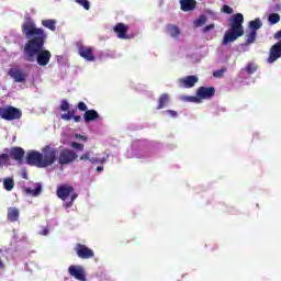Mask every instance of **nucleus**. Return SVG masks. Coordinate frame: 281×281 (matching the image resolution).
Masks as SVG:
<instances>
[{
    "label": "nucleus",
    "instance_id": "obj_35",
    "mask_svg": "<svg viewBox=\"0 0 281 281\" xmlns=\"http://www.w3.org/2000/svg\"><path fill=\"white\" fill-rule=\"evenodd\" d=\"M71 148H75V150L82 151V150H85V145H82L81 143L72 142Z\"/></svg>",
    "mask_w": 281,
    "mask_h": 281
},
{
    "label": "nucleus",
    "instance_id": "obj_33",
    "mask_svg": "<svg viewBox=\"0 0 281 281\" xmlns=\"http://www.w3.org/2000/svg\"><path fill=\"white\" fill-rule=\"evenodd\" d=\"M75 1H76V3L81 5V8L86 9V10H91V3L89 2V0H75Z\"/></svg>",
    "mask_w": 281,
    "mask_h": 281
},
{
    "label": "nucleus",
    "instance_id": "obj_36",
    "mask_svg": "<svg viewBox=\"0 0 281 281\" xmlns=\"http://www.w3.org/2000/svg\"><path fill=\"white\" fill-rule=\"evenodd\" d=\"M60 111H69V102L67 100L61 101Z\"/></svg>",
    "mask_w": 281,
    "mask_h": 281
},
{
    "label": "nucleus",
    "instance_id": "obj_7",
    "mask_svg": "<svg viewBox=\"0 0 281 281\" xmlns=\"http://www.w3.org/2000/svg\"><path fill=\"white\" fill-rule=\"evenodd\" d=\"M27 166H36L43 168V154L41 151L32 150L26 154Z\"/></svg>",
    "mask_w": 281,
    "mask_h": 281
},
{
    "label": "nucleus",
    "instance_id": "obj_2",
    "mask_svg": "<svg viewBox=\"0 0 281 281\" xmlns=\"http://www.w3.org/2000/svg\"><path fill=\"white\" fill-rule=\"evenodd\" d=\"M231 27L225 32L222 45H227L229 43H234V41H238L240 36H245V27L243 24L245 23V16L243 13H236L229 19Z\"/></svg>",
    "mask_w": 281,
    "mask_h": 281
},
{
    "label": "nucleus",
    "instance_id": "obj_6",
    "mask_svg": "<svg viewBox=\"0 0 281 281\" xmlns=\"http://www.w3.org/2000/svg\"><path fill=\"white\" fill-rule=\"evenodd\" d=\"M78 159V154L71 149H63L58 156L59 166H69Z\"/></svg>",
    "mask_w": 281,
    "mask_h": 281
},
{
    "label": "nucleus",
    "instance_id": "obj_44",
    "mask_svg": "<svg viewBox=\"0 0 281 281\" xmlns=\"http://www.w3.org/2000/svg\"><path fill=\"white\" fill-rule=\"evenodd\" d=\"M77 247H85V245H82V244H77Z\"/></svg>",
    "mask_w": 281,
    "mask_h": 281
},
{
    "label": "nucleus",
    "instance_id": "obj_16",
    "mask_svg": "<svg viewBox=\"0 0 281 281\" xmlns=\"http://www.w3.org/2000/svg\"><path fill=\"white\" fill-rule=\"evenodd\" d=\"M180 10L182 12H194L196 10V0H180Z\"/></svg>",
    "mask_w": 281,
    "mask_h": 281
},
{
    "label": "nucleus",
    "instance_id": "obj_8",
    "mask_svg": "<svg viewBox=\"0 0 281 281\" xmlns=\"http://www.w3.org/2000/svg\"><path fill=\"white\" fill-rule=\"evenodd\" d=\"M7 153L9 157V164L10 159H13L19 164H23V158L25 157V149H23V147H11L10 149H7Z\"/></svg>",
    "mask_w": 281,
    "mask_h": 281
},
{
    "label": "nucleus",
    "instance_id": "obj_45",
    "mask_svg": "<svg viewBox=\"0 0 281 281\" xmlns=\"http://www.w3.org/2000/svg\"><path fill=\"white\" fill-rule=\"evenodd\" d=\"M277 10H280V4H277Z\"/></svg>",
    "mask_w": 281,
    "mask_h": 281
},
{
    "label": "nucleus",
    "instance_id": "obj_38",
    "mask_svg": "<svg viewBox=\"0 0 281 281\" xmlns=\"http://www.w3.org/2000/svg\"><path fill=\"white\" fill-rule=\"evenodd\" d=\"M223 74H225V69H220L217 71L213 72L214 78H221L223 77Z\"/></svg>",
    "mask_w": 281,
    "mask_h": 281
},
{
    "label": "nucleus",
    "instance_id": "obj_25",
    "mask_svg": "<svg viewBox=\"0 0 281 281\" xmlns=\"http://www.w3.org/2000/svg\"><path fill=\"white\" fill-rule=\"evenodd\" d=\"M248 27L250 32H258V30L262 27V20H260V18H256L255 20L249 22Z\"/></svg>",
    "mask_w": 281,
    "mask_h": 281
},
{
    "label": "nucleus",
    "instance_id": "obj_19",
    "mask_svg": "<svg viewBox=\"0 0 281 281\" xmlns=\"http://www.w3.org/2000/svg\"><path fill=\"white\" fill-rule=\"evenodd\" d=\"M24 192L27 196H38L41 192H43V186L41 183H35L34 189L24 188Z\"/></svg>",
    "mask_w": 281,
    "mask_h": 281
},
{
    "label": "nucleus",
    "instance_id": "obj_34",
    "mask_svg": "<svg viewBox=\"0 0 281 281\" xmlns=\"http://www.w3.org/2000/svg\"><path fill=\"white\" fill-rule=\"evenodd\" d=\"M222 12H224V14H234V9L227 4H224L222 7Z\"/></svg>",
    "mask_w": 281,
    "mask_h": 281
},
{
    "label": "nucleus",
    "instance_id": "obj_22",
    "mask_svg": "<svg viewBox=\"0 0 281 281\" xmlns=\"http://www.w3.org/2000/svg\"><path fill=\"white\" fill-rule=\"evenodd\" d=\"M100 119V114L95 110H88L83 114V120L86 123L95 122V120Z\"/></svg>",
    "mask_w": 281,
    "mask_h": 281
},
{
    "label": "nucleus",
    "instance_id": "obj_11",
    "mask_svg": "<svg viewBox=\"0 0 281 281\" xmlns=\"http://www.w3.org/2000/svg\"><path fill=\"white\" fill-rule=\"evenodd\" d=\"M216 93V89L214 87H200L198 89L196 95L201 100H210V98H214Z\"/></svg>",
    "mask_w": 281,
    "mask_h": 281
},
{
    "label": "nucleus",
    "instance_id": "obj_39",
    "mask_svg": "<svg viewBox=\"0 0 281 281\" xmlns=\"http://www.w3.org/2000/svg\"><path fill=\"white\" fill-rule=\"evenodd\" d=\"M166 113H167V115H170L171 117H177V115H178L177 111H173V110H167Z\"/></svg>",
    "mask_w": 281,
    "mask_h": 281
},
{
    "label": "nucleus",
    "instance_id": "obj_27",
    "mask_svg": "<svg viewBox=\"0 0 281 281\" xmlns=\"http://www.w3.org/2000/svg\"><path fill=\"white\" fill-rule=\"evenodd\" d=\"M3 188H4V190H7V192H12V190H14V179L4 178Z\"/></svg>",
    "mask_w": 281,
    "mask_h": 281
},
{
    "label": "nucleus",
    "instance_id": "obj_30",
    "mask_svg": "<svg viewBox=\"0 0 281 281\" xmlns=\"http://www.w3.org/2000/svg\"><path fill=\"white\" fill-rule=\"evenodd\" d=\"M246 72L249 74V76H251L252 74L257 72L258 71V65L254 64V63H248L246 65V68H245Z\"/></svg>",
    "mask_w": 281,
    "mask_h": 281
},
{
    "label": "nucleus",
    "instance_id": "obj_3",
    "mask_svg": "<svg viewBox=\"0 0 281 281\" xmlns=\"http://www.w3.org/2000/svg\"><path fill=\"white\" fill-rule=\"evenodd\" d=\"M74 192H75L74 187L69 184H61L57 188L58 199H61V201H67V199H69L70 196V201L64 204L66 210H69V207L74 205V201L78 199V193H74Z\"/></svg>",
    "mask_w": 281,
    "mask_h": 281
},
{
    "label": "nucleus",
    "instance_id": "obj_4",
    "mask_svg": "<svg viewBox=\"0 0 281 281\" xmlns=\"http://www.w3.org/2000/svg\"><path fill=\"white\" fill-rule=\"evenodd\" d=\"M58 155V149L47 145L42 149V168L54 166Z\"/></svg>",
    "mask_w": 281,
    "mask_h": 281
},
{
    "label": "nucleus",
    "instance_id": "obj_5",
    "mask_svg": "<svg viewBox=\"0 0 281 281\" xmlns=\"http://www.w3.org/2000/svg\"><path fill=\"white\" fill-rule=\"evenodd\" d=\"M23 112L19 108L9 105L7 108H0V117L7 122H13V120H21Z\"/></svg>",
    "mask_w": 281,
    "mask_h": 281
},
{
    "label": "nucleus",
    "instance_id": "obj_31",
    "mask_svg": "<svg viewBox=\"0 0 281 281\" xmlns=\"http://www.w3.org/2000/svg\"><path fill=\"white\" fill-rule=\"evenodd\" d=\"M3 166H10V156L8 154H0V168Z\"/></svg>",
    "mask_w": 281,
    "mask_h": 281
},
{
    "label": "nucleus",
    "instance_id": "obj_42",
    "mask_svg": "<svg viewBox=\"0 0 281 281\" xmlns=\"http://www.w3.org/2000/svg\"><path fill=\"white\" fill-rule=\"evenodd\" d=\"M77 139H82L83 142H87V136H82V134H76Z\"/></svg>",
    "mask_w": 281,
    "mask_h": 281
},
{
    "label": "nucleus",
    "instance_id": "obj_24",
    "mask_svg": "<svg viewBox=\"0 0 281 281\" xmlns=\"http://www.w3.org/2000/svg\"><path fill=\"white\" fill-rule=\"evenodd\" d=\"M74 119L75 122H80L82 117L80 115H76V110H69L66 114H61V120L69 122V120Z\"/></svg>",
    "mask_w": 281,
    "mask_h": 281
},
{
    "label": "nucleus",
    "instance_id": "obj_15",
    "mask_svg": "<svg viewBox=\"0 0 281 281\" xmlns=\"http://www.w3.org/2000/svg\"><path fill=\"white\" fill-rule=\"evenodd\" d=\"M196 82H199V77L196 76H188L179 79L180 87H183L184 89H192Z\"/></svg>",
    "mask_w": 281,
    "mask_h": 281
},
{
    "label": "nucleus",
    "instance_id": "obj_1",
    "mask_svg": "<svg viewBox=\"0 0 281 281\" xmlns=\"http://www.w3.org/2000/svg\"><path fill=\"white\" fill-rule=\"evenodd\" d=\"M22 33L29 38L23 49L24 60L26 63L36 60L40 67H47L49 60H52V52L44 49L47 41L45 30L36 27L32 19L25 18V22L22 24Z\"/></svg>",
    "mask_w": 281,
    "mask_h": 281
},
{
    "label": "nucleus",
    "instance_id": "obj_13",
    "mask_svg": "<svg viewBox=\"0 0 281 281\" xmlns=\"http://www.w3.org/2000/svg\"><path fill=\"white\" fill-rule=\"evenodd\" d=\"M278 58H281V41L277 42L271 46L268 63H276Z\"/></svg>",
    "mask_w": 281,
    "mask_h": 281
},
{
    "label": "nucleus",
    "instance_id": "obj_43",
    "mask_svg": "<svg viewBox=\"0 0 281 281\" xmlns=\"http://www.w3.org/2000/svg\"><path fill=\"white\" fill-rule=\"evenodd\" d=\"M102 170H104V167L102 166L97 167V172H102Z\"/></svg>",
    "mask_w": 281,
    "mask_h": 281
},
{
    "label": "nucleus",
    "instance_id": "obj_10",
    "mask_svg": "<svg viewBox=\"0 0 281 281\" xmlns=\"http://www.w3.org/2000/svg\"><path fill=\"white\" fill-rule=\"evenodd\" d=\"M128 25L124 23H116L113 27L114 34H116L117 38L126 41L128 38Z\"/></svg>",
    "mask_w": 281,
    "mask_h": 281
},
{
    "label": "nucleus",
    "instance_id": "obj_12",
    "mask_svg": "<svg viewBox=\"0 0 281 281\" xmlns=\"http://www.w3.org/2000/svg\"><path fill=\"white\" fill-rule=\"evenodd\" d=\"M69 276H72L76 280L87 281V277L85 276V269L80 266H70L68 268Z\"/></svg>",
    "mask_w": 281,
    "mask_h": 281
},
{
    "label": "nucleus",
    "instance_id": "obj_28",
    "mask_svg": "<svg viewBox=\"0 0 281 281\" xmlns=\"http://www.w3.org/2000/svg\"><path fill=\"white\" fill-rule=\"evenodd\" d=\"M256 36H258V33L256 31H250L246 35V45H251L252 43H256Z\"/></svg>",
    "mask_w": 281,
    "mask_h": 281
},
{
    "label": "nucleus",
    "instance_id": "obj_32",
    "mask_svg": "<svg viewBox=\"0 0 281 281\" xmlns=\"http://www.w3.org/2000/svg\"><path fill=\"white\" fill-rule=\"evenodd\" d=\"M207 22V18L205 15H201L198 20L194 21L195 27H202Z\"/></svg>",
    "mask_w": 281,
    "mask_h": 281
},
{
    "label": "nucleus",
    "instance_id": "obj_23",
    "mask_svg": "<svg viewBox=\"0 0 281 281\" xmlns=\"http://www.w3.org/2000/svg\"><path fill=\"white\" fill-rule=\"evenodd\" d=\"M167 32L171 38H179V35L181 34V30L179 29V26L173 24L167 25Z\"/></svg>",
    "mask_w": 281,
    "mask_h": 281
},
{
    "label": "nucleus",
    "instance_id": "obj_20",
    "mask_svg": "<svg viewBox=\"0 0 281 281\" xmlns=\"http://www.w3.org/2000/svg\"><path fill=\"white\" fill-rule=\"evenodd\" d=\"M20 211L16 207H9L7 212V220L9 223H16L19 221Z\"/></svg>",
    "mask_w": 281,
    "mask_h": 281
},
{
    "label": "nucleus",
    "instance_id": "obj_37",
    "mask_svg": "<svg viewBox=\"0 0 281 281\" xmlns=\"http://www.w3.org/2000/svg\"><path fill=\"white\" fill-rule=\"evenodd\" d=\"M77 109H79V111H88L87 109V103L86 102H82L80 101L77 105Z\"/></svg>",
    "mask_w": 281,
    "mask_h": 281
},
{
    "label": "nucleus",
    "instance_id": "obj_26",
    "mask_svg": "<svg viewBox=\"0 0 281 281\" xmlns=\"http://www.w3.org/2000/svg\"><path fill=\"white\" fill-rule=\"evenodd\" d=\"M42 25L43 27L50 30V32H56V20H43Z\"/></svg>",
    "mask_w": 281,
    "mask_h": 281
},
{
    "label": "nucleus",
    "instance_id": "obj_21",
    "mask_svg": "<svg viewBox=\"0 0 281 281\" xmlns=\"http://www.w3.org/2000/svg\"><path fill=\"white\" fill-rule=\"evenodd\" d=\"M170 102V94L169 93H162L158 98V105H157V111H161V109H166L168 106V103Z\"/></svg>",
    "mask_w": 281,
    "mask_h": 281
},
{
    "label": "nucleus",
    "instance_id": "obj_29",
    "mask_svg": "<svg viewBox=\"0 0 281 281\" xmlns=\"http://www.w3.org/2000/svg\"><path fill=\"white\" fill-rule=\"evenodd\" d=\"M268 21H269L270 25H276L277 23H280V14L270 13L268 16Z\"/></svg>",
    "mask_w": 281,
    "mask_h": 281
},
{
    "label": "nucleus",
    "instance_id": "obj_41",
    "mask_svg": "<svg viewBox=\"0 0 281 281\" xmlns=\"http://www.w3.org/2000/svg\"><path fill=\"white\" fill-rule=\"evenodd\" d=\"M210 30H214V24H209L204 27L203 32L207 33Z\"/></svg>",
    "mask_w": 281,
    "mask_h": 281
},
{
    "label": "nucleus",
    "instance_id": "obj_40",
    "mask_svg": "<svg viewBox=\"0 0 281 281\" xmlns=\"http://www.w3.org/2000/svg\"><path fill=\"white\" fill-rule=\"evenodd\" d=\"M41 236H47V234H49V228L45 227L40 232Z\"/></svg>",
    "mask_w": 281,
    "mask_h": 281
},
{
    "label": "nucleus",
    "instance_id": "obj_18",
    "mask_svg": "<svg viewBox=\"0 0 281 281\" xmlns=\"http://www.w3.org/2000/svg\"><path fill=\"white\" fill-rule=\"evenodd\" d=\"M77 256L82 260H87L89 258H93V250L88 247H80L77 249Z\"/></svg>",
    "mask_w": 281,
    "mask_h": 281
},
{
    "label": "nucleus",
    "instance_id": "obj_17",
    "mask_svg": "<svg viewBox=\"0 0 281 281\" xmlns=\"http://www.w3.org/2000/svg\"><path fill=\"white\" fill-rule=\"evenodd\" d=\"M80 161H90V164H104V159L98 156H91V151H87L79 157Z\"/></svg>",
    "mask_w": 281,
    "mask_h": 281
},
{
    "label": "nucleus",
    "instance_id": "obj_9",
    "mask_svg": "<svg viewBox=\"0 0 281 281\" xmlns=\"http://www.w3.org/2000/svg\"><path fill=\"white\" fill-rule=\"evenodd\" d=\"M78 54L81 58H85L88 63L95 61V55H93V47L80 45L78 47Z\"/></svg>",
    "mask_w": 281,
    "mask_h": 281
},
{
    "label": "nucleus",
    "instance_id": "obj_14",
    "mask_svg": "<svg viewBox=\"0 0 281 281\" xmlns=\"http://www.w3.org/2000/svg\"><path fill=\"white\" fill-rule=\"evenodd\" d=\"M9 76L13 78L14 82H25L27 80V74L19 68H11L8 71Z\"/></svg>",
    "mask_w": 281,
    "mask_h": 281
}]
</instances>
